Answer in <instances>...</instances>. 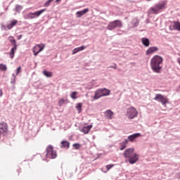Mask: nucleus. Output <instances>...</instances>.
I'll return each mask as SVG.
<instances>
[{
	"label": "nucleus",
	"mask_w": 180,
	"mask_h": 180,
	"mask_svg": "<svg viewBox=\"0 0 180 180\" xmlns=\"http://www.w3.org/2000/svg\"><path fill=\"white\" fill-rule=\"evenodd\" d=\"M162 57L155 55L150 60V67L154 72L160 74L162 69Z\"/></svg>",
	"instance_id": "obj_1"
},
{
	"label": "nucleus",
	"mask_w": 180,
	"mask_h": 180,
	"mask_svg": "<svg viewBox=\"0 0 180 180\" xmlns=\"http://www.w3.org/2000/svg\"><path fill=\"white\" fill-rule=\"evenodd\" d=\"M109 95H110V90L106 88L98 89L95 91L94 99H99L103 96H109Z\"/></svg>",
	"instance_id": "obj_2"
},
{
	"label": "nucleus",
	"mask_w": 180,
	"mask_h": 180,
	"mask_svg": "<svg viewBox=\"0 0 180 180\" xmlns=\"http://www.w3.org/2000/svg\"><path fill=\"white\" fill-rule=\"evenodd\" d=\"M118 27L119 29L123 27V23L120 21V20H115L112 22H110L107 26V29L108 30H115Z\"/></svg>",
	"instance_id": "obj_3"
},
{
	"label": "nucleus",
	"mask_w": 180,
	"mask_h": 180,
	"mask_svg": "<svg viewBox=\"0 0 180 180\" xmlns=\"http://www.w3.org/2000/svg\"><path fill=\"white\" fill-rule=\"evenodd\" d=\"M46 158H50L51 160H54L57 158V153L53 149V146L49 145L46 148Z\"/></svg>",
	"instance_id": "obj_4"
},
{
	"label": "nucleus",
	"mask_w": 180,
	"mask_h": 180,
	"mask_svg": "<svg viewBox=\"0 0 180 180\" xmlns=\"http://www.w3.org/2000/svg\"><path fill=\"white\" fill-rule=\"evenodd\" d=\"M164 8H165V1L163 3H158L155 4L154 7L150 8V11H152V13L154 15H157L158 13V11L162 10Z\"/></svg>",
	"instance_id": "obj_5"
},
{
	"label": "nucleus",
	"mask_w": 180,
	"mask_h": 180,
	"mask_svg": "<svg viewBox=\"0 0 180 180\" xmlns=\"http://www.w3.org/2000/svg\"><path fill=\"white\" fill-rule=\"evenodd\" d=\"M154 100L157 101V102H160L163 106H165L168 103V98L160 94L155 95Z\"/></svg>",
	"instance_id": "obj_6"
},
{
	"label": "nucleus",
	"mask_w": 180,
	"mask_h": 180,
	"mask_svg": "<svg viewBox=\"0 0 180 180\" xmlns=\"http://www.w3.org/2000/svg\"><path fill=\"white\" fill-rule=\"evenodd\" d=\"M137 115H139V112H137L134 107H131L127 110V116L129 119H134V117H137Z\"/></svg>",
	"instance_id": "obj_7"
},
{
	"label": "nucleus",
	"mask_w": 180,
	"mask_h": 180,
	"mask_svg": "<svg viewBox=\"0 0 180 180\" xmlns=\"http://www.w3.org/2000/svg\"><path fill=\"white\" fill-rule=\"evenodd\" d=\"M5 133H8V124L6 122L0 123V139L5 136Z\"/></svg>",
	"instance_id": "obj_8"
},
{
	"label": "nucleus",
	"mask_w": 180,
	"mask_h": 180,
	"mask_svg": "<svg viewBox=\"0 0 180 180\" xmlns=\"http://www.w3.org/2000/svg\"><path fill=\"white\" fill-rule=\"evenodd\" d=\"M44 50V45L41 46V44H37L35 46L32 48V51L34 53V56H37L39 53H41V51H43Z\"/></svg>",
	"instance_id": "obj_9"
},
{
	"label": "nucleus",
	"mask_w": 180,
	"mask_h": 180,
	"mask_svg": "<svg viewBox=\"0 0 180 180\" xmlns=\"http://www.w3.org/2000/svg\"><path fill=\"white\" fill-rule=\"evenodd\" d=\"M136 153H134V149L133 148H129L126 149L124 152V156L125 158H130L132 155H134Z\"/></svg>",
	"instance_id": "obj_10"
},
{
	"label": "nucleus",
	"mask_w": 180,
	"mask_h": 180,
	"mask_svg": "<svg viewBox=\"0 0 180 180\" xmlns=\"http://www.w3.org/2000/svg\"><path fill=\"white\" fill-rule=\"evenodd\" d=\"M140 158V156L139 155V154L135 153L134 155L131 156L130 158H128V162H129V164H136V162H137L139 161V158Z\"/></svg>",
	"instance_id": "obj_11"
},
{
	"label": "nucleus",
	"mask_w": 180,
	"mask_h": 180,
	"mask_svg": "<svg viewBox=\"0 0 180 180\" xmlns=\"http://www.w3.org/2000/svg\"><path fill=\"white\" fill-rule=\"evenodd\" d=\"M169 30H178L180 32V22L179 21H174L173 25L169 27Z\"/></svg>",
	"instance_id": "obj_12"
},
{
	"label": "nucleus",
	"mask_w": 180,
	"mask_h": 180,
	"mask_svg": "<svg viewBox=\"0 0 180 180\" xmlns=\"http://www.w3.org/2000/svg\"><path fill=\"white\" fill-rule=\"evenodd\" d=\"M139 137H141V134L135 133L128 136V141H134L136 139H139Z\"/></svg>",
	"instance_id": "obj_13"
},
{
	"label": "nucleus",
	"mask_w": 180,
	"mask_h": 180,
	"mask_svg": "<svg viewBox=\"0 0 180 180\" xmlns=\"http://www.w3.org/2000/svg\"><path fill=\"white\" fill-rule=\"evenodd\" d=\"M158 50V47L157 46H151L148 49V50L146 51V56H150V54H153V53H155Z\"/></svg>",
	"instance_id": "obj_14"
},
{
	"label": "nucleus",
	"mask_w": 180,
	"mask_h": 180,
	"mask_svg": "<svg viewBox=\"0 0 180 180\" xmlns=\"http://www.w3.org/2000/svg\"><path fill=\"white\" fill-rule=\"evenodd\" d=\"M43 12H46V8L45 9L39 10L37 11L32 13V19H36V18H39V16H40V15H41V13H43Z\"/></svg>",
	"instance_id": "obj_15"
},
{
	"label": "nucleus",
	"mask_w": 180,
	"mask_h": 180,
	"mask_svg": "<svg viewBox=\"0 0 180 180\" xmlns=\"http://www.w3.org/2000/svg\"><path fill=\"white\" fill-rule=\"evenodd\" d=\"M88 12H89V9L84 8L83 11H77L76 13V16L77 18H82V16H84V15H85L86 13H88Z\"/></svg>",
	"instance_id": "obj_16"
},
{
	"label": "nucleus",
	"mask_w": 180,
	"mask_h": 180,
	"mask_svg": "<svg viewBox=\"0 0 180 180\" xmlns=\"http://www.w3.org/2000/svg\"><path fill=\"white\" fill-rule=\"evenodd\" d=\"M128 143H129V140H127V139H125L124 140V141L120 143V150L121 151H123V150H124V148H126V147H127Z\"/></svg>",
	"instance_id": "obj_17"
},
{
	"label": "nucleus",
	"mask_w": 180,
	"mask_h": 180,
	"mask_svg": "<svg viewBox=\"0 0 180 180\" xmlns=\"http://www.w3.org/2000/svg\"><path fill=\"white\" fill-rule=\"evenodd\" d=\"M91 129H92V124L84 127L82 129H80V131H82L84 134H88Z\"/></svg>",
	"instance_id": "obj_18"
},
{
	"label": "nucleus",
	"mask_w": 180,
	"mask_h": 180,
	"mask_svg": "<svg viewBox=\"0 0 180 180\" xmlns=\"http://www.w3.org/2000/svg\"><path fill=\"white\" fill-rule=\"evenodd\" d=\"M82 50H85V46H82L75 48V49H74L72 50V55L77 54V53H79V51H82Z\"/></svg>",
	"instance_id": "obj_19"
},
{
	"label": "nucleus",
	"mask_w": 180,
	"mask_h": 180,
	"mask_svg": "<svg viewBox=\"0 0 180 180\" xmlns=\"http://www.w3.org/2000/svg\"><path fill=\"white\" fill-rule=\"evenodd\" d=\"M141 42L143 44L145 47H149L150 46V39L148 38L143 37L141 39Z\"/></svg>",
	"instance_id": "obj_20"
},
{
	"label": "nucleus",
	"mask_w": 180,
	"mask_h": 180,
	"mask_svg": "<svg viewBox=\"0 0 180 180\" xmlns=\"http://www.w3.org/2000/svg\"><path fill=\"white\" fill-rule=\"evenodd\" d=\"M60 148H70V142L67 141H62Z\"/></svg>",
	"instance_id": "obj_21"
},
{
	"label": "nucleus",
	"mask_w": 180,
	"mask_h": 180,
	"mask_svg": "<svg viewBox=\"0 0 180 180\" xmlns=\"http://www.w3.org/2000/svg\"><path fill=\"white\" fill-rule=\"evenodd\" d=\"M105 116L107 119H112V116H113V112L110 110H107L105 112Z\"/></svg>",
	"instance_id": "obj_22"
},
{
	"label": "nucleus",
	"mask_w": 180,
	"mask_h": 180,
	"mask_svg": "<svg viewBox=\"0 0 180 180\" xmlns=\"http://www.w3.org/2000/svg\"><path fill=\"white\" fill-rule=\"evenodd\" d=\"M16 23H18V21L16 20H12L10 24L7 25V29H8V30H11V29H12L13 26L16 25Z\"/></svg>",
	"instance_id": "obj_23"
},
{
	"label": "nucleus",
	"mask_w": 180,
	"mask_h": 180,
	"mask_svg": "<svg viewBox=\"0 0 180 180\" xmlns=\"http://www.w3.org/2000/svg\"><path fill=\"white\" fill-rule=\"evenodd\" d=\"M18 49V46H15L11 48V51L10 53L11 58H13L15 57V51Z\"/></svg>",
	"instance_id": "obj_24"
},
{
	"label": "nucleus",
	"mask_w": 180,
	"mask_h": 180,
	"mask_svg": "<svg viewBox=\"0 0 180 180\" xmlns=\"http://www.w3.org/2000/svg\"><path fill=\"white\" fill-rule=\"evenodd\" d=\"M43 75L46 77L47 78H51L53 77V73L51 72H49L47 70L43 71Z\"/></svg>",
	"instance_id": "obj_25"
},
{
	"label": "nucleus",
	"mask_w": 180,
	"mask_h": 180,
	"mask_svg": "<svg viewBox=\"0 0 180 180\" xmlns=\"http://www.w3.org/2000/svg\"><path fill=\"white\" fill-rule=\"evenodd\" d=\"M22 9H23L22 6H20L19 4H16L14 11H15V12H17L18 13H20V11H22Z\"/></svg>",
	"instance_id": "obj_26"
},
{
	"label": "nucleus",
	"mask_w": 180,
	"mask_h": 180,
	"mask_svg": "<svg viewBox=\"0 0 180 180\" xmlns=\"http://www.w3.org/2000/svg\"><path fill=\"white\" fill-rule=\"evenodd\" d=\"M8 40H9V41H11V43H13V46H18V44H16V39H14L13 37L10 36L8 37Z\"/></svg>",
	"instance_id": "obj_27"
},
{
	"label": "nucleus",
	"mask_w": 180,
	"mask_h": 180,
	"mask_svg": "<svg viewBox=\"0 0 180 180\" xmlns=\"http://www.w3.org/2000/svg\"><path fill=\"white\" fill-rule=\"evenodd\" d=\"M23 18L24 19H27V20H29V19H33V17L32 15V12L27 13V14H25L23 15Z\"/></svg>",
	"instance_id": "obj_28"
},
{
	"label": "nucleus",
	"mask_w": 180,
	"mask_h": 180,
	"mask_svg": "<svg viewBox=\"0 0 180 180\" xmlns=\"http://www.w3.org/2000/svg\"><path fill=\"white\" fill-rule=\"evenodd\" d=\"M6 70H8V67H6V65L0 63V71H6Z\"/></svg>",
	"instance_id": "obj_29"
},
{
	"label": "nucleus",
	"mask_w": 180,
	"mask_h": 180,
	"mask_svg": "<svg viewBox=\"0 0 180 180\" xmlns=\"http://www.w3.org/2000/svg\"><path fill=\"white\" fill-rule=\"evenodd\" d=\"M77 91H73L71 94H70V98H72V99H77Z\"/></svg>",
	"instance_id": "obj_30"
},
{
	"label": "nucleus",
	"mask_w": 180,
	"mask_h": 180,
	"mask_svg": "<svg viewBox=\"0 0 180 180\" xmlns=\"http://www.w3.org/2000/svg\"><path fill=\"white\" fill-rule=\"evenodd\" d=\"M63 103H65V101L63 98H60L58 101L59 106H63Z\"/></svg>",
	"instance_id": "obj_31"
},
{
	"label": "nucleus",
	"mask_w": 180,
	"mask_h": 180,
	"mask_svg": "<svg viewBox=\"0 0 180 180\" xmlns=\"http://www.w3.org/2000/svg\"><path fill=\"white\" fill-rule=\"evenodd\" d=\"M82 108V103H79L77 104L76 109H77V110H81Z\"/></svg>",
	"instance_id": "obj_32"
},
{
	"label": "nucleus",
	"mask_w": 180,
	"mask_h": 180,
	"mask_svg": "<svg viewBox=\"0 0 180 180\" xmlns=\"http://www.w3.org/2000/svg\"><path fill=\"white\" fill-rule=\"evenodd\" d=\"M53 1H54V0H48V1H46L44 3V6H49V5H50V4H51V2H53Z\"/></svg>",
	"instance_id": "obj_33"
},
{
	"label": "nucleus",
	"mask_w": 180,
	"mask_h": 180,
	"mask_svg": "<svg viewBox=\"0 0 180 180\" xmlns=\"http://www.w3.org/2000/svg\"><path fill=\"white\" fill-rule=\"evenodd\" d=\"M73 147H75V150H79V147H81V145H79V143H74Z\"/></svg>",
	"instance_id": "obj_34"
},
{
	"label": "nucleus",
	"mask_w": 180,
	"mask_h": 180,
	"mask_svg": "<svg viewBox=\"0 0 180 180\" xmlns=\"http://www.w3.org/2000/svg\"><path fill=\"white\" fill-rule=\"evenodd\" d=\"M115 166V165H108L105 166L107 171H109V169H110L111 168H113V167Z\"/></svg>",
	"instance_id": "obj_35"
},
{
	"label": "nucleus",
	"mask_w": 180,
	"mask_h": 180,
	"mask_svg": "<svg viewBox=\"0 0 180 180\" xmlns=\"http://www.w3.org/2000/svg\"><path fill=\"white\" fill-rule=\"evenodd\" d=\"M21 67H18L16 70H15V72H16V75H19V74H20V70H21Z\"/></svg>",
	"instance_id": "obj_36"
},
{
	"label": "nucleus",
	"mask_w": 180,
	"mask_h": 180,
	"mask_svg": "<svg viewBox=\"0 0 180 180\" xmlns=\"http://www.w3.org/2000/svg\"><path fill=\"white\" fill-rule=\"evenodd\" d=\"M109 68H114V70H116L117 68V65H116V63H115L114 65L110 66Z\"/></svg>",
	"instance_id": "obj_37"
},
{
	"label": "nucleus",
	"mask_w": 180,
	"mask_h": 180,
	"mask_svg": "<svg viewBox=\"0 0 180 180\" xmlns=\"http://www.w3.org/2000/svg\"><path fill=\"white\" fill-rule=\"evenodd\" d=\"M16 82V77H14V78L11 79V84H15Z\"/></svg>",
	"instance_id": "obj_38"
},
{
	"label": "nucleus",
	"mask_w": 180,
	"mask_h": 180,
	"mask_svg": "<svg viewBox=\"0 0 180 180\" xmlns=\"http://www.w3.org/2000/svg\"><path fill=\"white\" fill-rule=\"evenodd\" d=\"M22 34L18 35L17 37L18 40H20V39H22Z\"/></svg>",
	"instance_id": "obj_39"
},
{
	"label": "nucleus",
	"mask_w": 180,
	"mask_h": 180,
	"mask_svg": "<svg viewBox=\"0 0 180 180\" xmlns=\"http://www.w3.org/2000/svg\"><path fill=\"white\" fill-rule=\"evenodd\" d=\"M2 96V89H0V98Z\"/></svg>",
	"instance_id": "obj_40"
},
{
	"label": "nucleus",
	"mask_w": 180,
	"mask_h": 180,
	"mask_svg": "<svg viewBox=\"0 0 180 180\" xmlns=\"http://www.w3.org/2000/svg\"><path fill=\"white\" fill-rule=\"evenodd\" d=\"M12 75H13V78H15V77H16V75H15V73H13Z\"/></svg>",
	"instance_id": "obj_41"
},
{
	"label": "nucleus",
	"mask_w": 180,
	"mask_h": 180,
	"mask_svg": "<svg viewBox=\"0 0 180 180\" xmlns=\"http://www.w3.org/2000/svg\"><path fill=\"white\" fill-rule=\"evenodd\" d=\"M40 51V49H37V51Z\"/></svg>",
	"instance_id": "obj_42"
},
{
	"label": "nucleus",
	"mask_w": 180,
	"mask_h": 180,
	"mask_svg": "<svg viewBox=\"0 0 180 180\" xmlns=\"http://www.w3.org/2000/svg\"><path fill=\"white\" fill-rule=\"evenodd\" d=\"M135 26H137V25H136Z\"/></svg>",
	"instance_id": "obj_43"
}]
</instances>
